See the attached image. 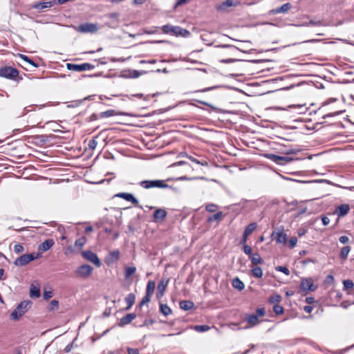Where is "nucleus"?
<instances>
[{
  "mask_svg": "<svg viewBox=\"0 0 354 354\" xmlns=\"http://www.w3.org/2000/svg\"><path fill=\"white\" fill-rule=\"evenodd\" d=\"M146 73V71H137V70H133L131 73V75L130 77H133V78H137L140 75L142 74H145Z\"/></svg>",
  "mask_w": 354,
  "mask_h": 354,
  "instance_id": "nucleus-47",
  "label": "nucleus"
},
{
  "mask_svg": "<svg viewBox=\"0 0 354 354\" xmlns=\"http://www.w3.org/2000/svg\"><path fill=\"white\" fill-rule=\"evenodd\" d=\"M223 216V214L222 212H218L216 214H214V215L208 216L207 221L209 223H212L215 221H219L222 219Z\"/></svg>",
  "mask_w": 354,
  "mask_h": 354,
  "instance_id": "nucleus-30",
  "label": "nucleus"
},
{
  "mask_svg": "<svg viewBox=\"0 0 354 354\" xmlns=\"http://www.w3.org/2000/svg\"><path fill=\"white\" fill-rule=\"evenodd\" d=\"M273 310L276 315H281L283 313V308L280 305H274L273 307Z\"/></svg>",
  "mask_w": 354,
  "mask_h": 354,
  "instance_id": "nucleus-46",
  "label": "nucleus"
},
{
  "mask_svg": "<svg viewBox=\"0 0 354 354\" xmlns=\"http://www.w3.org/2000/svg\"><path fill=\"white\" fill-rule=\"evenodd\" d=\"M93 272V268L87 264H84L80 266L77 270V273L84 278H87Z\"/></svg>",
  "mask_w": 354,
  "mask_h": 354,
  "instance_id": "nucleus-13",
  "label": "nucleus"
},
{
  "mask_svg": "<svg viewBox=\"0 0 354 354\" xmlns=\"http://www.w3.org/2000/svg\"><path fill=\"white\" fill-rule=\"evenodd\" d=\"M339 241L342 244H346L349 241V238L347 236H341Z\"/></svg>",
  "mask_w": 354,
  "mask_h": 354,
  "instance_id": "nucleus-59",
  "label": "nucleus"
},
{
  "mask_svg": "<svg viewBox=\"0 0 354 354\" xmlns=\"http://www.w3.org/2000/svg\"><path fill=\"white\" fill-rule=\"evenodd\" d=\"M299 151V150H298V149L290 148V149H288L286 151H285L284 153L286 155L296 154Z\"/></svg>",
  "mask_w": 354,
  "mask_h": 354,
  "instance_id": "nucleus-56",
  "label": "nucleus"
},
{
  "mask_svg": "<svg viewBox=\"0 0 354 354\" xmlns=\"http://www.w3.org/2000/svg\"><path fill=\"white\" fill-rule=\"evenodd\" d=\"M40 254H36V253H30V254H25L21 255V257L17 258L15 261H14V264L16 266H24L31 262L32 261H34L38 258H39Z\"/></svg>",
  "mask_w": 354,
  "mask_h": 354,
  "instance_id": "nucleus-4",
  "label": "nucleus"
},
{
  "mask_svg": "<svg viewBox=\"0 0 354 354\" xmlns=\"http://www.w3.org/2000/svg\"><path fill=\"white\" fill-rule=\"evenodd\" d=\"M54 241L52 239H48L42 242L41 244L38 246V250L41 252H46L50 248H52V246L54 245Z\"/></svg>",
  "mask_w": 354,
  "mask_h": 354,
  "instance_id": "nucleus-18",
  "label": "nucleus"
},
{
  "mask_svg": "<svg viewBox=\"0 0 354 354\" xmlns=\"http://www.w3.org/2000/svg\"><path fill=\"white\" fill-rule=\"evenodd\" d=\"M54 4H55L54 0L47 1L35 3L32 5V8L39 10H43L44 9L52 7Z\"/></svg>",
  "mask_w": 354,
  "mask_h": 354,
  "instance_id": "nucleus-15",
  "label": "nucleus"
},
{
  "mask_svg": "<svg viewBox=\"0 0 354 354\" xmlns=\"http://www.w3.org/2000/svg\"><path fill=\"white\" fill-rule=\"evenodd\" d=\"M154 323L155 321L153 319H145L143 323L141 325H140V327L148 326L149 325H152Z\"/></svg>",
  "mask_w": 354,
  "mask_h": 354,
  "instance_id": "nucleus-49",
  "label": "nucleus"
},
{
  "mask_svg": "<svg viewBox=\"0 0 354 354\" xmlns=\"http://www.w3.org/2000/svg\"><path fill=\"white\" fill-rule=\"evenodd\" d=\"M118 115H127V114L124 113H117L113 109H109V110L101 112L99 114V116L100 118H109V117H112V116Z\"/></svg>",
  "mask_w": 354,
  "mask_h": 354,
  "instance_id": "nucleus-21",
  "label": "nucleus"
},
{
  "mask_svg": "<svg viewBox=\"0 0 354 354\" xmlns=\"http://www.w3.org/2000/svg\"><path fill=\"white\" fill-rule=\"evenodd\" d=\"M150 299H151V296L149 295L145 294V295L142 299V301L139 304L138 307L140 308L142 306H144L145 304L149 303L150 301Z\"/></svg>",
  "mask_w": 354,
  "mask_h": 354,
  "instance_id": "nucleus-44",
  "label": "nucleus"
},
{
  "mask_svg": "<svg viewBox=\"0 0 354 354\" xmlns=\"http://www.w3.org/2000/svg\"><path fill=\"white\" fill-rule=\"evenodd\" d=\"M256 228H257V223H251L246 226L243 233H245V235L249 236L250 234H252L255 230Z\"/></svg>",
  "mask_w": 354,
  "mask_h": 354,
  "instance_id": "nucleus-33",
  "label": "nucleus"
},
{
  "mask_svg": "<svg viewBox=\"0 0 354 354\" xmlns=\"http://www.w3.org/2000/svg\"><path fill=\"white\" fill-rule=\"evenodd\" d=\"M136 300V296L133 293H130L127 295V297L125 298V301L127 304V306L126 307V310H129L133 304L135 303Z\"/></svg>",
  "mask_w": 354,
  "mask_h": 354,
  "instance_id": "nucleus-26",
  "label": "nucleus"
},
{
  "mask_svg": "<svg viewBox=\"0 0 354 354\" xmlns=\"http://www.w3.org/2000/svg\"><path fill=\"white\" fill-rule=\"evenodd\" d=\"M197 102L200 104H204V105H206L207 106H209L211 109L208 111L210 113L212 111L213 112H215V113H223V110L221 109H219L216 106H214V105L207 102H205V101H202V100H197Z\"/></svg>",
  "mask_w": 354,
  "mask_h": 354,
  "instance_id": "nucleus-27",
  "label": "nucleus"
},
{
  "mask_svg": "<svg viewBox=\"0 0 354 354\" xmlns=\"http://www.w3.org/2000/svg\"><path fill=\"white\" fill-rule=\"evenodd\" d=\"M322 224H323L324 226H326V225H328V224H329V223H330V219H329V218H328V217H327V216H322Z\"/></svg>",
  "mask_w": 354,
  "mask_h": 354,
  "instance_id": "nucleus-64",
  "label": "nucleus"
},
{
  "mask_svg": "<svg viewBox=\"0 0 354 354\" xmlns=\"http://www.w3.org/2000/svg\"><path fill=\"white\" fill-rule=\"evenodd\" d=\"M140 186H142L145 189H150L153 187H158V188H171L172 189H176L171 186L166 184L164 180H142L140 183Z\"/></svg>",
  "mask_w": 354,
  "mask_h": 354,
  "instance_id": "nucleus-3",
  "label": "nucleus"
},
{
  "mask_svg": "<svg viewBox=\"0 0 354 354\" xmlns=\"http://www.w3.org/2000/svg\"><path fill=\"white\" fill-rule=\"evenodd\" d=\"M115 197L123 198L127 201L131 202L135 206L138 207V200L136 198H135L132 194L121 192L116 194L115 195Z\"/></svg>",
  "mask_w": 354,
  "mask_h": 354,
  "instance_id": "nucleus-14",
  "label": "nucleus"
},
{
  "mask_svg": "<svg viewBox=\"0 0 354 354\" xmlns=\"http://www.w3.org/2000/svg\"><path fill=\"white\" fill-rule=\"evenodd\" d=\"M274 239L279 243H286L287 241V236L282 232H277Z\"/></svg>",
  "mask_w": 354,
  "mask_h": 354,
  "instance_id": "nucleus-31",
  "label": "nucleus"
},
{
  "mask_svg": "<svg viewBox=\"0 0 354 354\" xmlns=\"http://www.w3.org/2000/svg\"><path fill=\"white\" fill-rule=\"evenodd\" d=\"M218 207V205L214 203H209L205 206V209L209 212H215L217 210Z\"/></svg>",
  "mask_w": 354,
  "mask_h": 354,
  "instance_id": "nucleus-43",
  "label": "nucleus"
},
{
  "mask_svg": "<svg viewBox=\"0 0 354 354\" xmlns=\"http://www.w3.org/2000/svg\"><path fill=\"white\" fill-rule=\"evenodd\" d=\"M343 284H344V290H348V289L353 288V286H354L353 281L352 280H350V279L344 280L343 281Z\"/></svg>",
  "mask_w": 354,
  "mask_h": 354,
  "instance_id": "nucleus-41",
  "label": "nucleus"
},
{
  "mask_svg": "<svg viewBox=\"0 0 354 354\" xmlns=\"http://www.w3.org/2000/svg\"><path fill=\"white\" fill-rule=\"evenodd\" d=\"M194 329L198 332H205L209 329V327L207 325H196L194 326Z\"/></svg>",
  "mask_w": 354,
  "mask_h": 354,
  "instance_id": "nucleus-42",
  "label": "nucleus"
},
{
  "mask_svg": "<svg viewBox=\"0 0 354 354\" xmlns=\"http://www.w3.org/2000/svg\"><path fill=\"white\" fill-rule=\"evenodd\" d=\"M276 270L277 271H279V272H281L284 273L287 276L290 274V270H288V268H286L285 266H277L276 268Z\"/></svg>",
  "mask_w": 354,
  "mask_h": 354,
  "instance_id": "nucleus-48",
  "label": "nucleus"
},
{
  "mask_svg": "<svg viewBox=\"0 0 354 354\" xmlns=\"http://www.w3.org/2000/svg\"><path fill=\"white\" fill-rule=\"evenodd\" d=\"M180 308L184 310H189L192 309L194 307V304L192 301L189 300H184L181 301L179 303Z\"/></svg>",
  "mask_w": 354,
  "mask_h": 354,
  "instance_id": "nucleus-23",
  "label": "nucleus"
},
{
  "mask_svg": "<svg viewBox=\"0 0 354 354\" xmlns=\"http://www.w3.org/2000/svg\"><path fill=\"white\" fill-rule=\"evenodd\" d=\"M82 103V100H77L72 102L71 104L68 105V107H76L80 106Z\"/></svg>",
  "mask_w": 354,
  "mask_h": 354,
  "instance_id": "nucleus-61",
  "label": "nucleus"
},
{
  "mask_svg": "<svg viewBox=\"0 0 354 354\" xmlns=\"http://www.w3.org/2000/svg\"><path fill=\"white\" fill-rule=\"evenodd\" d=\"M98 30L97 24L92 23H85L80 24L77 28V30L80 32H95Z\"/></svg>",
  "mask_w": 354,
  "mask_h": 354,
  "instance_id": "nucleus-12",
  "label": "nucleus"
},
{
  "mask_svg": "<svg viewBox=\"0 0 354 354\" xmlns=\"http://www.w3.org/2000/svg\"><path fill=\"white\" fill-rule=\"evenodd\" d=\"M291 8H292V5L290 3H286L279 8L271 10L269 12L270 15L285 13V12H287Z\"/></svg>",
  "mask_w": 354,
  "mask_h": 354,
  "instance_id": "nucleus-16",
  "label": "nucleus"
},
{
  "mask_svg": "<svg viewBox=\"0 0 354 354\" xmlns=\"http://www.w3.org/2000/svg\"><path fill=\"white\" fill-rule=\"evenodd\" d=\"M24 251V248L21 243H16L14 245V252L16 254L21 253Z\"/></svg>",
  "mask_w": 354,
  "mask_h": 354,
  "instance_id": "nucleus-45",
  "label": "nucleus"
},
{
  "mask_svg": "<svg viewBox=\"0 0 354 354\" xmlns=\"http://www.w3.org/2000/svg\"><path fill=\"white\" fill-rule=\"evenodd\" d=\"M234 0H226L223 1L221 4L218 6L216 8L218 10H225L227 8L231 7L234 5Z\"/></svg>",
  "mask_w": 354,
  "mask_h": 354,
  "instance_id": "nucleus-32",
  "label": "nucleus"
},
{
  "mask_svg": "<svg viewBox=\"0 0 354 354\" xmlns=\"http://www.w3.org/2000/svg\"><path fill=\"white\" fill-rule=\"evenodd\" d=\"M162 31L167 35L172 36H181L183 37H188L190 35L189 30L184 29L180 26L166 24L161 27Z\"/></svg>",
  "mask_w": 354,
  "mask_h": 354,
  "instance_id": "nucleus-1",
  "label": "nucleus"
},
{
  "mask_svg": "<svg viewBox=\"0 0 354 354\" xmlns=\"http://www.w3.org/2000/svg\"><path fill=\"white\" fill-rule=\"evenodd\" d=\"M252 273L256 278H261L263 276V270L260 267H255L252 270Z\"/></svg>",
  "mask_w": 354,
  "mask_h": 354,
  "instance_id": "nucleus-39",
  "label": "nucleus"
},
{
  "mask_svg": "<svg viewBox=\"0 0 354 354\" xmlns=\"http://www.w3.org/2000/svg\"><path fill=\"white\" fill-rule=\"evenodd\" d=\"M232 285L234 288L239 290H242L245 288L243 282L238 277H236L232 280Z\"/></svg>",
  "mask_w": 354,
  "mask_h": 354,
  "instance_id": "nucleus-25",
  "label": "nucleus"
},
{
  "mask_svg": "<svg viewBox=\"0 0 354 354\" xmlns=\"http://www.w3.org/2000/svg\"><path fill=\"white\" fill-rule=\"evenodd\" d=\"M120 257V252L118 250H115L109 254L107 261L109 263H114L117 261Z\"/></svg>",
  "mask_w": 354,
  "mask_h": 354,
  "instance_id": "nucleus-29",
  "label": "nucleus"
},
{
  "mask_svg": "<svg viewBox=\"0 0 354 354\" xmlns=\"http://www.w3.org/2000/svg\"><path fill=\"white\" fill-rule=\"evenodd\" d=\"M243 252H245V254H246L247 255H249V256H251L252 254V248L248 245H243Z\"/></svg>",
  "mask_w": 354,
  "mask_h": 354,
  "instance_id": "nucleus-54",
  "label": "nucleus"
},
{
  "mask_svg": "<svg viewBox=\"0 0 354 354\" xmlns=\"http://www.w3.org/2000/svg\"><path fill=\"white\" fill-rule=\"evenodd\" d=\"M136 317V315L135 313H129L120 319L118 326L123 327L130 324Z\"/></svg>",
  "mask_w": 354,
  "mask_h": 354,
  "instance_id": "nucleus-17",
  "label": "nucleus"
},
{
  "mask_svg": "<svg viewBox=\"0 0 354 354\" xmlns=\"http://www.w3.org/2000/svg\"><path fill=\"white\" fill-rule=\"evenodd\" d=\"M19 75V71L11 66L0 68V77L9 80H15Z\"/></svg>",
  "mask_w": 354,
  "mask_h": 354,
  "instance_id": "nucleus-6",
  "label": "nucleus"
},
{
  "mask_svg": "<svg viewBox=\"0 0 354 354\" xmlns=\"http://www.w3.org/2000/svg\"><path fill=\"white\" fill-rule=\"evenodd\" d=\"M266 314L264 308H257L255 314L245 315V320L250 324V326H254L259 322V317H263Z\"/></svg>",
  "mask_w": 354,
  "mask_h": 354,
  "instance_id": "nucleus-5",
  "label": "nucleus"
},
{
  "mask_svg": "<svg viewBox=\"0 0 354 354\" xmlns=\"http://www.w3.org/2000/svg\"><path fill=\"white\" fill-rule=\"evenodd\" d=\"M351 251V247L350 246H344L341 249L339 257L341 259H346L348 257V255Z\"/></svg>",
  "mask_w": 354,
  "mask_h": 354,
  "instance_id": "nucleus-34",
  "label": "nucleus"
},
{
  "mask_svg": "<svg viewBox=\"0 0 354 354\" xmlns=\"http://www.w3.org/2000/svg\"><path fill=\"white\" fill-rule=\"evenodd\" d=\"M334 282V277L333 275L329 274L326 277L325 283H333Z\"/></svg>",
  "mask_w": 354,
  "mask_h": 354,
  "instance_id": "nucleus-60",
  "label": "nucleus"
},
{
  "mask_svg": "<svg viewBox=\"0 0 354 354\" xmlns=\"http://www.w3.org/2000/svg\"><path fill=\"white\" fill-rule=\"evenodd\" d=\"M297 243V239L296 237H291L289 240V248H293Z\"/></svg>",
  "mask_w": 354,
  "mask_h": 354,
  "instance_id": "nucleus-53",
  "label": "nucleus"
},
{
  "mask_svg": "<svg viewBox=\"0 0 354 354\" xmlns=\"http://www.w3.org/2000/svg\"><path fill=\"white\" fill-rule=\"evenodd\" d=\"M100 118L99 115L96 114V113H93L92 115H91L87 119V120L88 122H93V121H95V120H97V119Z\"/></svg>",
  "mask_w": 354,
  "mask_h": 354,
  "instance_id": "nucleus-57",
  "label": "nucleus"
},
{
  "mask_svg": "<svg viewBox=\"0 0 354 354\" xmlns=\"http://www.w3.org/2000/svg\"><path fill=\"white\" fill-rule=\"evenodd\" d=\"M128 354H140L138 348H128Z\"/></svg>",
  "mask_w": 354,
  "mask_h": 354,
  "instance_id": "nucleus-62",
  "label": "nucleus"
},
{
  "mask_svg": "<svg viewBox=\"0 0 354 354\" xmlns=\"http://www.w3.org/2000/svg\"><path fill=\"white\" fill-rule=\"evenodd\" d=\"M136 271V268L134 266L127 267L124 271L125 278L128 279L133 275Z\"/></svg>",
  "mask_w": 354,
  "mask_h": 354,
  "instance_id": "nucleus-38",
  "label": "nucleus"
},
{
  "mask_svg": "<svg viewBox=\"0 0 354 354\" xmlns=\"http://www.w3.org/2000/svg\"><path fill=\"white\" fill-rule=\"evenodd\" d=\"M66 68L69 71L80 72L92 70L95 68V66L89 63H83L81 64L68 63L66 64Z\"/></svg>",
  "mask_w": 354,
  "mask_h": 354,
  "instance_id": "nucleus-8",
  "label": "nucleus"
},
{
  "mask_svg": "<svg viewBox=\"0 0 354 354\" xmlns=\"http://www.w3.org/2000/svg\"><path fill=\"white\" fill-rule=\"evenodd\" d=\"M120 15L118 12H111L104 15V18L108 19V21L104 23V26L110 28H117L119 26Z\"/></svg>",
  "mask_w": 354,
  "mask_h": 354,
  "instance_id": "nucleus-7",
  "label": "nucleus"
},
{
  "mask_svg": "<svg viewBox=\"0 0 354 354\" xmlns=\"http://www.w3.org/2000/svg\"><path fill=\"white\" fill-rule=\"evenodd\" d=\"M308 26H324V23L322 21H320V20H318V21H315V20H310L309 22H308Z\"/></svg>",
  "mask_w": 354,
  "mask_h": 354,
  "instance_id": "nucleus-51",
  "label": "nucleus"
},
{
  "mask_svg": "<svg viewBox=\"0 0 354 354\" xmlns=\"http://www.w3.org/2000/svg\"><path fill=\"white\" fill-rule=\"evenodd\" d=\"M58 307V301L55 299H53L50 303V309L54 310Z\"/></svg>",
  "mask_w": 354,
  "mask_h": 354,
  "instance_id": "nucleus-58",
  "label": "nucleus"
},
{
  "mask_svg": "<svg viewBox=\"0 0 354 354\" xmlns=\"http://www.w3.org/2000/svg\"><path fill=\"white\" fill-rule=\"evenodd\" d=\"M53 297V292L51 290H45L43 294L44 299L48 300Z\"/></svg>",
  "mask_w": 354,
  "mask_h": 354,
  "instance_id": "nucleus-52",
  "label": "nucleus"
},
{
  "mask_svg": "<svg viewBox=\"0 0 354 354\" xmlns=\"http://www.w3.org/2000/svg\"><path fill=\"white\" fill-rule=\"evenodd\" d=\"M155 282L153 281H149L147 283V288H146V294L151 296L155 289Z\"/></svg>",
  "mask_w": 354,
  "mask_h": 354,
  "instance_id": "nucleus-37",
  "label": "nucleus"
},
{
  "mask_svg": "<svg viewBox=\"0 0 354 354\" xmlns=\"http://www.w3.org/2000/svg\"><path fill=\"white\" fill-rule=\"evenodd\" d=\"M300 290L302 292L314 291L317 289V286L314 285L312 278L302 279L300 283Z\"/></svg>",
  "mask_w": 354,
  "mask_h": 354,
  "instance_id": "nucleus-10",
  "label": "nucleus"
},
{
  "mask_svg": "<svg viewBox=\"0 0 354 354\" xmlns=\"http://www.w3.org/2000/svg\"><path fill=\"white\" fill-rule=\"evenodd\" d=\"M82 254L85 259L91 262L97 267L101 266V261L95 253L91 250H86L82 252Z\"/></svg>",
  "mask_w": 354,
  "mask_h": 354,
  "instance_id": "nucleus-11",
  "label": "nucleus"
},
{
  "mask_svg": "<svg viewBox=\"0 0 354 354\" xmlns=\"http://www.w3.org/2000/svg\"><path fill=\"white\" fill-rule=\"evenodd\" d=\"M32 301L29 300H24L19 304L16 309L12 312L10 317L14 320L19 319L24 315L31 307Z\"/></svg>",
  "mask_w": 354,
  "mask_h": 354,
  "instance_id": "nucleus-2",
  "label": "nucleus"
},
{
  "mask_svg": "<svg viewBox=\"0 0 354 354\" xmlns=\"http://www.w3.org/2000/svg\"><path fill=\"white\" fill-rule=\"evenodd\" d=\"M167 216V212L164 209H157L153 215V219L155 221H163Z\"/></svg>",
  "mask_w": 354,
  "mask_h": 354,
  "instance_id": "nucleus-19",
  "label": "nucleus"
},
{
  "mask_svg": "<svg viewBox=\"0 0 354 354\" xmlns=\"http://www.w3.org/2000/svg\"><path fill=\"white\" fill-rule=\"evenodd\" d=\"M160 311L165 316L171 313V309L167 304H163L160 305Z\"/></svg>",
  "mask_w": 354,
  "mask_h": 354,
  "instance_id": "nucleus-35",
  "label": "nucleus"
},
{
  "mask_svg": "<svg viewBox=\"0 0 354 354\" xmlns=\"http://www.w3.org/2000/svg\"><path fill=\"white\" fill-rule=\"evenodd\" d=\"M19 57L23 59L24 61L26 62L27 63L30 64L32 66L37 68L39 66L38 64H36L34 61H32L30 57H28L27 55L19 54Z\"/></svg>",
  "mask_w": 354,
  "mask_h": 354,
  "instance_id": "nucleus-36",
  "label": "nucleus"
},
{
  "mask_svg": "<svg viewBox=\"0 0 354 354\" xmlns=\"http://www.w3.org/2000/svg\"><path fill=\"white\" fill-rule=\"evenodd\" d=\"M349 209L350 207L348 205L342 204L337 207L335 212L338 215V216H343L348 214Z\"/></svg>",
  "mask_w": 354,
  "mask_h": 354,
  "instance_id": "nucleus-20",
  "label": "nucleus"
},
{
  "mask_svg": "<svg viewBox=\"0 0 354 354\" xmlns=\"http://www.w3.org/2000/svg\"><path fill=\"white\" fill-rule=\"evenodd\" d=\"M306 232H307V230L305 228H300L297 231L298 236L300 237L305 235Z\"/></svg>",
  "mask_w": 354,
  "mask_h": 354,
  "instance_id": "nucleus-63",
  "label": "nucleus"
},
{
  "mask_svg": "<svg viewBox=\"0 0 354 354\" xmlns=\"http://www.w3.org/2000/svg\"><path fill=\"white\" fill-rule=\"evenodd\" d=\"M250 259L252 263L254 265L261 264L263 263V260L259 254V253L252 254L251 256H250Z\"/></svg>",
  "mask_w": 354,
  "mask_h": 354,
  "instance_id": "nucleus-28",
  "label": "nucleus"
},
{
  "mask_svg": "<svg viewBox=\"0 0 354 354\" xmlns=\"http://www.w3.org/2000/svg\"><path fill=\"white\" fill-rule=\"evenodd\" d=\"M86 239L85 236H82L80 239H77L75 242V246L81 249L84 245L86 243Z\"/></svg>",
  "mask_w": 354,
  "mask_h": 354,
  "instance_id": "nucleus-40",
  "label": "nucleus"
},
{
  "mask_svg": "<svg viewBox=\"0 0 354 354\" xmlns=\"http://www.w3.org/2000/svg\"><path fill=\"white\" fill-rule=\"evenodd\" d=\"M97 142L95 139H92L88 142V147L91 149H95L97 147Z\"/></svg>",
  "mask_w": 354,
  "mask_h": 354,
  "instance_id": "nucleus-55",
  "label": "nucleus"
},
{
  "mask_svg": "<svg viewBox=\"0 0 354 354\" xmlns=\"http://www.w3.org/2000/svg\"><path fill=\"white\" fill-rule=\"evenodd\" d=\"M265 156L278 165H283L284 163L290 162L294 160L293 158L288 156H281L273 153H266Z\"/></svg>",
  "mask_w": 354,
  "mask_h": 354,
  "instance_id": "nucleus-9",
  "label": "nucleus"
},
{
  "mask_svg": "<svg viewBox=\"0 0 354 354\" xmlns=\"http://www.w3.org/2000/svg\"><path fill=\"white\" fill-rule=\"evenodd\" d=\"M40 295L39 286L32 284L30 289V297L32 298H39Z\"/></svg>",
  "mask_w": 354,
  "mask_h": 354,
  "instance_id": "nucleus-24",
  "label": "nucleus"
},
{
  "mask_svg": "<svg viewBox=\"0 0 354 354\" xmlns=\"http://www.w3.org/2000/svg\"><path fill=\"white\" fill-rule=\"evenodd\" d=\"M168 284V281L162 280L158 285L157 297L163 296L166 287Z\"/></svg>",
  "mask_w": 354,
  "mask_h": 354,
  "instance_id": "nucleus-22",
  "label": "nucleus"
},
{
  "mask_svg": "<svg viewBox=\"0 0 354 354\" xmlns=\"http://www.w3.org/2000/svg\"><path fill=\"white\" fill-rule=\"evenodd\" d=\"M281 297L279 295H275L270 298V302L278 303L281 301Z\"/></svg>",
  "mask_w": 354,
  "mask_h": 354,
  "instance_id": "nucleus-50",
  "label": "nucleus"
}]
</instances>
